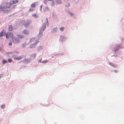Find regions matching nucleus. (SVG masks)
Here are the masks:
<instances>
[{"instance_id":"nucleus-5","label":"nucleus","mask_w":124,"mask_h":124,"mask_svg":"<svg viewBox=\"0 0 124 124\" xmlns=\"http://www.w3.org/2000/svg\"><path fill=\"white\" fill-rule=\"evenodd\" d=\"M12 41L14 44L19 43L20 40L19 39H17L16 37L12 39Z\"/></svg>"},{"instance_id":"nucleus-15","label":"nucleus","mask_w":124,"mask_h":124,"mask_svg":"<svg viewBox=\"0 0 124 124\" xmlns=\"http://www.w3.org/2000/svg\"><path fill=\"white\" fill-rule=\"evenodd\" d=\"M17 36L20 39H23L24 37V36L23 35H18Z\"/></svg>"},{"instance_id":"nucleus-28","label":"nucleus","mask_w":124,"mask_h":124,"mask_svg":"<svg viewBox=\"0 0 124 124\" xmlns=\"http://www.w3.org/2000/svg\"><path fill=\"white\" fill-rule=\"evenodd\" d=\"M49 23L48 22H46V24L47 26L48 25Z\"/></svg>"},{"instance_id":"nucleus-12","label":"nucleus","mask_w":124,"mask_h":124,"mask_svg":"<svg viewBox=\"0 0 124 124\" xmlns=\"http://www.w3.org/2000/svg\"><path fill=\"white\" fill-rule=\"evenodd\" d=\"M56 4L57 5L61 4L62 1L61 0H57L56 1Z\"/></svg>"},{"instance_id":"nucleus-4","label":"nucleus","mask_w":124,"mask_h":124,"mask_svg":"<svg viewBox=\"0 0 124 124\" xmlns=\"http://www.w3.org/2000/svg\"><path fill=\"white\" fill-rule=\"evenodd\" d=\"M12 57H13L15 59L17 60H20L23 57V56L22 55L20 56L19 57L17 56V55H14L12 56Z\"/></svg>"},{"instance_id":"nucleus-3","label":"nucleus","mask_w":124,"mask_h":124,"mask_svg":"<svg viewBox=\"0 0 124 124\" xmlns=\"http://www.w3.org/2000/svg\"><path fill=\"white\" fill-rule=\"evenodd\" d=\"M5 36L7 39H8L9 37L14 38L13 33L12 32L6 33Z\"/></svg>"},{"instance_id":"nucleus-29","label":"nucleus","mask_w":124,"mask_h":124,"mask_svg":"<svg viewBox=\"0 0 124 124\" xmlns=\"http://www.w3.org/2000/svg\"><path fill=\"white\" fill-rule=\"evenodd\" d=\"M40 9L41 10V9H42V5H41L40 6Z\"/></svg>"},{"instance_id":"nucleus-20","label":"nucleus","mask_w":124,"mask_h":124,"mask_svg":"<svg viewBox=\"0 0 124 124\" xmlns=\"http://www.w3.org/2000/svg\"><path fill=\"white\" fill-rule=\"evenodd\" d=\"M34 10V9L32 8H30L29 10V11L30 12H32Z\"/></svg>"},{"instance_id":"nucleus-1","label":"nucleus","mask_w":124,"mask_h":124,"mask_svg":"<svg viewBox=\"0 0 124 124\" xmlns=\"http://www.w3.org/2000/svg\"><path fill=\"white\" fill-rule=\"evenodd\" d=\"M18 0H11L9 4L8 2L4 3L0 7V9L2 11L5 12H7L8 11V9H9L11 5L14 4L18 2Z\"/></svg>"},{"instance_id":"nucleus-19","label":"nucleus","mask_w":124,"mask_h":124,"mask_svg":"<svg viewBox=\"0 0 124 124\" xmlns=\"http://www.w3.org/2000/svg\"><path fill=\"white\" fill-rule=\"evenodd\" d=\"M54 4H55L54 2V1L53 0L52 2L51 5L52 6H54Z\"/></svg>"},{"instance_id":"nucleus-7","label":"nucleus","mask_w":124,"mask_h":124,"mask_svg":"<svg viewBox=\"0 0 124 124\" xmlns=\"http://www.w3.org/2000/svg\"><path fill=\"white\" fill-rule=\"evenodd\" d=\"M22 33L23 34L26 35H28L30 33L29 31L25 30H24L22 31Z\"/></svg>"},{"instance_id":"nucleus-31","label":"nucleus","mask_w":124,"mask_h":124,"mask_svg":"<svg viewBox=\"0 0 124 124\" xmlns=\"http://www.w3.org/2000/svg\"><path fill=\"white\" fill-rule=\"evenodd\" d=\"M70 3H68V6H70Z\"/></svg>"},{"instance_id":"nucleus-6","label":"nucleus","mask_w":124,"mask_h":124,"mask_svg":"<svg viewBox=\"0 0 124 124\" xmlns=\"http://www.w3.org/2000/svg\"><path fill=\"white\" fill-rule=\"evenodd\" d=\"M30 42L33 43H36L37 44V41L36 39L34 38H32L30 40Z\"/></svg>"},{"instance_id":"nucleus-27","label":"nucleus","mask_w":124,"mask_h":124,"mask_svg":"<svg viewBox=\"0 0 124 124\" xmlns=\"http://www.w3.org/2000/svg\"><path fill=\"white\" fill-rule=\"evenodd\" d=\"M12 45V42H10L9 44V45L10 46H11Z\"/></svg>"},{"instance_id":"nucleus-25","label":"nucleus","mask_w":124,"mask_h":124,"mask_svg":"<svg viewBox=\"0 0 124 124\" xmlns=\"http://www.w3.org/2000/svg\"><path fill=\"white\" fill-rule=\"evenodd\" d=\"M48 62L47 60H44V61H43L42 62L44 63H45L46 62Z\"/></svg>"},{"instance_id":"nucleus-13","label":"nucleus","mask_w":124,"mask_h":124,"mask_svg":"<svg viewBox=\"0 0 124 124\" xmlns=\"http://www.w3.org/2000/svg\"><path fill=\"white\" fill-rule=\"evenodd\" d=\"M8 29L9 31H12L13 29L12 26V25H10L9 26Z\"/></svg>"},{"instance_id":"nucleus-8","label":"nucleus","mask_w":124,"mask_h":124,"mask_svg":"<svg viewBox=\"0 0 124 124\" xmlns=\"http://www.w3.org/2000/svg\"><path fill=\"white\" fill-rule=\"evenodd\" d=\"M5 31L4 30H2L0 32V38L2 37L5 35Z\"/></svg>"},{"instance_id":"nucleus-33","label":"nucleus","mask_w":124,"mask_h":124,"mask_svg":"<svg viewBox=\"0 0 124 124\" xmlns=\"http://www.w3.org/2000/svg\"><path fill=\"white\" fill-rule=\"evenodd\" d=\"M49 1H52L53 0H48Z\"/></svg>"},{"instance_id":"nucleus-2","label":"nucleus","mask_w":124,"mask_h":124,"mask_svg":"<svg viewBox=\"0 0 124 124\" xmlns=\"http://www.w3.org/2000/svg\"><path fill=\"white\" fill-rule=\"evenodd\" d=\"M30 22H26L24 21H22L19 23V24L20 25H24L25 27L28 26L30 24Z\"/></svg>"},{"instance_id":"nucleus-34","label":"nucleus","mask_w":124,"mask_h":124,"mask_svg":"<svg viewBox=\"0 0 124 124\" xmlns=\"http://www.w3.org/2000/svg\"><path fill=\"white\" fill-rule=\"evenodd\" d=\"M15 5H14V6H13V7H15Z\"/></svg>"},{"instance_id":"nucleus-21","label":"nucleus","mask_w":124,"mask_h":124,"mask_svg":"<svg viewBox=\"0 0 124 124\" xmlns=\"http://www.w3.org/2000/svg\"><path fill=\"white\" fill-rule=\"evenodd\" d=\"M58 29V28L57 27H56L54 28L53 29V32H55Z\"/></svg>"},{"instance_id":"nucleus-30","label":"nucleus","mask_w":124,"mask_h":124,"mask_svg":"<svg viewBox=\"0 0 124 124\" xmlns=\"http://www.w3.org/2000/svg\"><path fill=\"white\" fill-rule=\"evenodd\" d=\"M46 22H48V19L47 18H46Z\"/></svg>"},{"instance_id":"nucleus-10","label":"nucleus","mask_w":124,"mask_h":124,"mask_svg":"<svg viewBox=\"0 0 124 124\" xmlns=\"http://www.w3.org/2000/svg\"><path fill=\"white\" fill-rule=\"evenodd\" d=\"M36 2L32 3L31 5V7L32 8H35L36 7Z\"/></svg>"},{"instance_id":"nucleus-11","label":"nucleus","mask_w":124,"mask_h":124,"mask_svg":"<svg viewBox=\"0 0 124 124\" xmlns=\"http://www.w3.org/2000/svg\"><path fill=\"white\" fill-rule=\"evenodd\" d=\"M66 39V38L64 36H61L60 38V40L61 41H63L64 40Z\"/></svg>"},{"instance_id":"nucleus-9","label":"nucleus","mask_w":124,"mask_h":124,"mask_svg":"<svg viewBox=\"0 0 124 124\" xmlns=\"http://www.w3.org/2000/svg\"><path fill=\"white\" fill-rule=\"evenodd\" d=\"M37 45V44H36V43H33L30 45L29 47V48H31L34 47L35 46Z\"/></svg>"},{"instance_id":"nucleus-23","label":"nucleus","mask_w":124,"mask_h":124,"mask_svg":"<svg viewBox=\"0 0 124 124\" xmlns=\"http://www.w3.org/2000/svg\"><path fill=\"white\" fill-rule=\"evenodd\" d=\"M32 16L36 18H37V16L35 14H33L32 15Z\"/></svg>"},{"instance_id":"nucleus-16","label":"nucleus","mask_w":124,"mask_h":124,"mask_svg":"<svg viewBox=\"0 0 124 124\" xmlns=\"http://www.w3.org/2000/svg\"><path fill=\"white\" fill-rule=\"evenodd\" d=\"M46 25L45 24H44L42 27V29L43 30H44L46 28Z\"/></svg>"},{"instance_id":"nucleus-17","label":"nucleus","mask_w":124,"mask_h":124,"mask_svg":"<svg viewBox=\"0 0 124 124\" xmlns=\"http://www.w3.org/2000/svg\"><path fill=\"white\" fill-rule=\"evenodd\" d=\"M7 61L5 60H3L2 62V63L3 64H5L7 63Z\"/></svg>"},{"instance_id":"nucleus-18","label":"nucleus","mask_w":124,"mask_h":124,"mask_svg":"<svg viewBox=\"0 0 124 124\" xmlns=\"http://www.w3.org/2000/svg\"><path fill=\"white\" fill-rule=\"evenodd\" d=\"M36 55V54L35 53H33L31 55V56L33 57L34 58H35V56Z\"/></svg>"},{"instance_id":"nucleus-22","label":"nucleus","mask_w":124,"mask_h":124,"mask_svg":"<svg viewBox=\"0 0 124 124\" xmlns=\"http://www.w3.org/2000/svg\"><path fill=\"white\" fill-rule=\"evenodd\" d=\"M64 27H61L60 28V30L62 31H63L64 30Z\"/></svg>"},{"instance_id":"nucleus-35","label":"nucleus","mask_w":124,"mask_h":124,"mask_svg":"<svg viewBox=\"0 0 124 124\" xmlns=\"http://www.w3.org/2000/svg\"><path fill=\"white\" fill-rule=\"evenodd\" d=\"M46 1L47 0H45Z\"/></svg>"},{"instance_id":"nucleus-24","label":"nucleus","mask_w":124,"mask_h":124,"mask_svg":"<svg viewBox=\"0 0 124 124\" xmlns=\"http://www.w3.org/2000/svg\"><path fill=\"white\" fill-rule=\"evenodd\" d=\"M12 59H8V62H12Z\"/></svg>"},{"instance_id":"nucleus-26","label":"nucleus","mask_w":124,"mask_h":124,"mask_svg":"<svg viewBox=\"0 0 124 124\" xmlns=\"http://www.w3.org/2000/svg\"><path fill=\"white\" fill-rule=\"evenodd\" d=\"M5 107V105H3L1 106V107L3 108H4Z\"/></svg>"},{"instance_id":"nucleus-14","label":"nucleus","mask_w":124,"mask_h":124,"mask_svg":"<svg viewBox=\"0 0 124 124\" xmlns=\"http://www.w3.org/2000/svg\"><path fill=\"white\" fill-rule=\"evenodd\" d=\"M120 47V46H116L115 48L114 49L113 51H117L119 49V48Z\"/></svg>"},{"instance_id":"nucleus-32","label":"nucleus","mask_w":124,"mask_h":124,"mask_svg":"<svg viewBox=\"0 0 124 124\" xmlns=\"http://www.w3.org/2000/svg\"><path fill=\"white\" fill-rule=\"evenodd\" d=\"M70 15L71 16H72V15H73V14H72V13H70Z\"/></svg>"}]
</instances>
